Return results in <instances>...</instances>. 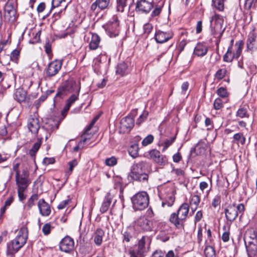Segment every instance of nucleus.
Returning <instances> with one entry per match:
<instances>
[{
    "instance_id": "nucleus-1",
    "label": "nucleus",
    "mask_w": 257,
    "mask_h": 257,
    "mask_svg": "<svg viewBox=\"0 0 257 257\" xmlns=\"http://www.w3.org/2000/svg\"><path fill=\"white\" fill-rule=\"evenodd\" d=\"M28 229L25 227L21 228L16 238L7 243V255L14 257L15 254L26 243L28 239Z\"/></svg>"
},
{
    "instance_id": "nucleus-2",
    "label": "nucleus",
    "mask_w": 257,
    "mask_h": 257,
    "mask_svg": "<svg viewBox=\"0 0 257 257\" xmlns=\"http://www.w3.org/2000/svg\"><path fill=\"white\" fill-rule=\"evenodd\" d=\"M189 211V206L184 203L179 207L177 212H174L170 215L169 220L177 228H180L184 225Z\"/></svg>"
},
{
    "instance_id": "nucleus-3",
    "label": "nucleus",
    "mask_w": 257,
    "mask_h": 257,
    "mask_svg": "<svg viewBox=\"0 0 257 257\" xmlns=\"http://www.w3.org/2000/svg\"><path fill=\"white\" fill-rule=\"evenodd\" d=\"M133 208L135 210H143L149 204V196L146 191H141L134 195L131 198Z\"/></svg>"
},
{
    "instance_id": "nucleus-4",
    "label": "nucleus",
    "mask_w": 257,
    "mask_h": 257,
    "mask_svg": "<svg viewBox=\"0 0 257 257\" xmlns=\"http://www.w3.org/2000/svg\"><path fill=\"white\" fill-rule=\"evenodd\" d=\"M223 18L218 14H214L210 21L211 34L216 38L220 39L225 30L223 28Z\"/></svg>"
},
{
    "instance_id": "nucleus-5",
    "label": "nucleus",
    "mask_w": 257,
    "mask_h": 257,
    "mask_svg": "<svg viewBox=\"0 0 257 257\" xmlns=\"http://www.w3.org/2000/svg\"><path fill=\"white\" fill-rule=\"evenodd\" d=\"M244 42L242 40H239L235 44V52H233L232 49L228 47L227 52L224 55L223 59L224 62H231L234 59H237L242 52Z\"/></svg>"
},
{
    "instance_id": "nucleus-6",
    "label": "nucleus",
    "mask_w": 257,
    "mask_h": 257,
    "mask_svg": "<svg viewBox=\"0 0 257 257\" xmlns=\"http://www.w3.org/2000/svg\"><path fill=\"white\" fill-rule=\"evenodd\" d=\"M244 210V206L242 203L229 205L225 209V217L228 221H232L238 215H242Z\"/></svg>"
},
{
    "instance_id": "nucleus-7",
    "label": "nucleus",
    "mask_w": 257,
    "mask_h": 257,
    "mask_svg": "<svg viewBox=\"0 0 257 257\" xmlns=\"http://www.w3.org/2000/svg\"><path fill=\"white\" fill-rule=\"evenodd\" d=\"M80 87L75 81L71 80L67 81L58 89L57 95H67L68 93L74 92L79 94Z\"/></svg>"
},
{
    "instance_id": "nucleus-8",
    "label": "nucleus",
    "mask_w": 257,
    "mask_h": 257,
    "mask_svg": "<svg viewBox=\"0 0 257 257\" xmlns=\"http://www.w3.org/2000/svg\"><path fill=\"white\" fill-rule=\"evenodd\" d=\"M16 182L18 188L27 189L30 183L29 180V172L27 168H23L22 173L16 175Z\"/></svg>"
},
{
    "instance_id": "nucleus-9",
    "label": "nucleus",
    "mask_w": 257,
    "mask_h": 257,
    "mask_svg": "<svg viewBox=\"0 0 257 257\" xmlns=\"http://www.w3.org/2000/svg\"><path fill=\"white\" fill-rule=\"evenodd\" d=\"M173 35L174 34L171 30L167 32L158 30L156 32L155 38L157 43H163L172 39Z\"/></svg>"
},
{
    "instance_id": "nucleus-10",
    "label": "nucleus",
    "mask_w": 257,
    "mask_h": 257,
    "mask_svg": "<svg viewBox=\"0 0 257 257\" xmlns=\"http://www.w3.org/2000/svg\"><path fill=\"white\" fill-rule=\"evenodd\" d=\"M74 242L72 238L66 236L62 239L60 242V249L65 252H69L72 250L74 247Z\"/></svg>"
},
{
    "instance_id": "nucleus-11",
    "label": "nucleus",
    "mask_w": 257,
    "mask_h": 257,
    "mask_svg": "<svg viewBox=\"0 0 257 257\" xmlns=\"http://www.w3.org/2000/svg\"><path fill=\"white\" fill-rule=\"evenodd\" d=\"M62 67V62L55 60L51 62L48 65L46 74L48 76L52 77L58 73Z\"/></svg>"
},
{
    "instance_id": "nucleus-12",
    "label": "nucleus",
    "mask_w": 257,
    "mask_h": 257,
    "mask_svg": "<svg viewBox=\"0 0 257 257\" xmlns=\"http://www.w3.org/2000/svg\"><path fill=\"white\" fill-rule=\"evenodd\" d=\"M149 164L145 162H141L134 164L132 168L130 176L140 175L141 173H146Z\"/></svg>"
},
{
    "instance_id": "nucleus-13",
    "label": "nucleus",
    "mask_w": 257,
    "mask_h": 257,
    "mask_svg": "<svg viewBox=\"0 0 257 257\" xmlns=\"http://www.w3.org/2000/svg\"><path fill=\"white\" fill-rule=\"evenodd\" d=\"M153 7L152 2L147 0H138L136 9L145 13H148Z\"/></svg>"
},
{
    "instance_id": "nucleus-14",
    "label": "nucleus",
    "mask_w": 257,
    "mask_h": 257,
    "mask_svg": "<svg viewBox=\"0 0 257 257\" xmlns=\"http://www.w3.org/2000/svg\"><path fill=\"white\" fill-rule=\"evenodd\" d=\"M137 226L146 231H150L152 228V223L144 216H141L135 222Z\"/></svg>"
},
{
    "instance_id": "nucleus-15",
    "label": "nucleus",
    "mask_w": 257,
    "mask_h": 257,
    "mask_svg": "<svg viewBox=\"0 0 257 257\" xmlns=\"http://www.w3.org/2000/svg\"><path fill=\"white\" fill-rule=\"evenodd\" d=\"M150 243V238L148 236H144L139 240L138 248L136 250L144 254L148 251Z\"/></svg>"
},
{
    "instance_id": "nucleus-16",
    "label": "nucleus",
    "mask_w": 257,
    "mask_h": 257,
    "mask_svg": "<svg viewBox=\"0 0 257 257\" xmlns=\"http://www.w3.org/2000/svg\"><path fill=\"white\" fill-rule=\"evenodd\" d=\"M27 126L32 134H37L40 127L38 118L33 116L30 117L28 120Z\"/></svg>"
},
{
    "instance_id": "nucleus-17",
    "label": "nucleus",
    "mask_w": 257,
    "mask_h": 257,
    "mask_svg": "<svg viewBox=\"0 0 257 257\" xmlns=\"http://www.w3.org/2000/svg\"><path fill=\"white\" fill-rule=\"evenodd\" d=\"M38 207L40 214L43 216H48L51 213V210L49 204L44 199H41L38 202Z\"/></svg>"
},
{
    "instance_id": "nucleus-18",
    "label": "nucleus",
    "mask_w": 257,
    "mask_h": 257,
    "mask_svg": "<svg viewBox=\"0 0 257 257\" xmlns=\"http://www.w3.org/2000/svg\"><path fill=\"white\" fill-rule=\"evenodd\" d=\"M120 128L124 132H129L134 125V119L130 116L123 118L120 121Z\"/></svg>"
},
{
    "instance_id": "nucleus-19",
    "label": "nucleus",
    "mask_w": 257,
    "mask_h": 257,
    "mask_svg": "<svg viewBox=\"0 0 257 257\" xmlns=\"http://www.w3.org/2000/svg\"><path fill=\"white\" fill-rule=\"evenodd\" d=\"M245 243L248 257H257V240H253L252 242L247 240Z\"/></svg>"
},
{
    "instance_id": "nucleus-20",
    "label": "nucleus",
    "mask_w": 257,
    "mask_h": 257,
    "mask_svg": "<svg viewBox=\"0 0 257 257\" xmlns=\"http://www.w3.org/2000/svg\"><path fill=\"white\" fill-rule=\"evenodd\" d=\"M109 4V0H96L91 6L92 11L98 12L99 10H103L107 8Z\"/></svg>"
},
{
    "instance_id": "nucleus-21",
    "label": "nucleus",
    "mask_w": 257,
    "mask_h": 257,
    "mask_svg": "<svg viewBox=\"0 0 257 257\" xmlns=\"http://www.w3.org/2000/svg\"><path fill=\"white\" fill-rule=\"evenodd\" d=\"M106 32L110 38L115 37L119 34V24L117 21L108 24Z\"/></svg>"
},
{
    "instance_id": "nucleus-22",
    "label": "nucleus",
    "mask_w": 257,
    "mask_h": 257,
    "mask_svg": "<svg viewBox=\"0 0 257 257\" xmlns=\"http://www.w3.org/2000/svg\"><path fill=\"white\" fill-rule=\"evenodd\" d=\"M151 159L160 165H163L166 162L165 158L161 155L160 152L156 150H151L149 152Z\"/></svg>"
},
{
    "instance_id": "nucleus-23",
    "label": "nucleus",
    "mask_w": 257,
    "mask_h": 257,
    "mask_svg": "<svg viewBox=\"0 0 257 257\" xmlns=\"http://www.w3.org/2000/svg\"><path fill=\"white\" fill-rule=\"evenodd\" d=\"M5 17H8L9 20H15L16 19V11L12 4L7 3L5 7Z\"/></svg>"
},
{
    "instance_id": "nucleus-24",
    "label": "nucleus",
    "mask_w": 257,
    "mask_h": 257,
    "mask_svg": "<svg viewBox=\"0 0 257 257\" xmlns=\"http://www.w3.org/2000/svg\"><path fill=\"white\" fill-rule=\"evenodd\" d=\"M207 51V47L205 44L199 43L194 48V54L198 57H202L206 54Z\"/></svg>"
},
{
    "instance_id": "nucleus-25",
    "label": "nucleus",
    "mask_w": 257,
    "mask_h": 257,
    "mask_svg": "<svg viewBox=\"0 0 257 257\" xmlns=\"http://www.w3.org/2000/svg\"><path fill=\"white\" fill-rule=\"evenodd\" d=\"M104 236V231L101 228H97L94 232L93 238L95 244L97 246H100L102 242L103 237Z\"/></svg>"
},
{
    "instance_id": "nucleus-26",
    "label": "nucleus",
    "mask_w": 257,
    "mask_h": 257,
    "mask_svg": "<svg viewBox=\"0 0 257 257\" xmlns=\"http://www.w3.org/2000/svg\"><path fill=\"white\" fill-rule=\"evenodd\" d=\"M112 198V197L110 193H107L106 194L100 208V211L102 213H103L108 210L111 203Z\"/></svg>"
},
{
    "instance_id": "nucleus-27",
    "label": "nucleus",
    "mask_w": 257,
    "mask_h": 257,
    "mask_svg": "<svg viewBox=\"0 0 257 257\" xmlns=\"http://www.w3.org/2000/svg\"><path fill=\"white\" fill-rule=\"evenodd\" d=\"M79 94L74 93L72 94L66 101V104L62 112V115L65 116L64 113H66L69 109L71 105L78 99Z\"/></svg>"
},
{
    "instance_id": "nucleus-28",
    "label": "nucleus",
    "mask_w": 257,
    "mask_h": 257,
    "mask_svg": "<svg viewBox=\"0 0 257 257\" xmlns=\"http://www.w3.org/2000/svg\"><path fill=\"white\" fill-rule=\"evenodd\" d=\"M92 140L93 135L89 134V131H87L86 128L84 133L81 136V139L80 141L82 142V143L84 146L85 145L89 146L91 145V143L93 141Z\"/></svg>"
},
{
    "instance_id": "nucleus-29",
    "label": "nucleus",
    "mask_w": 257,
    "mask_h": 257,
    "mask_svg": "<svg viewBox=\"0 0 257 257\" xmlns=\"http://www.w3.org/2000/svg\"><path fill=\"white\" fill-rule=\"evenodd\" d=\"M26 92L23 89H18L16 90L14 98L18 102L21 103L25 101L26 98Z\"/></svg>"
},
{
    "instance_id": "nucleus-30",
    "label": "nucleus",
    "mask_w": 257,
    "mask_h": 257,
    "mask_svg": "<svg viewBox=\"0 0 257 257\" xmlns=\"http://www.w3.org/2000/svg\"><path fill=\"white\" fill-rule=\"evenodd\" d=\"M100 41L99 36L96 34L92 35L91 40L89 43V48L91 50H96L98 48Z\"/></svg>"
},
{
    "instance_id": "nucleus-31",
    "label": "nucleus",
    "mask_w": 257,
    "mask_h": 257,
    "mask_svg": "<svg viewBox=\"0 0 257 257\" xmlns=\"http://www.w3.org/2000/svg\"><path fill=\"white\" fill-rule=\"evenodd\" d=\"M128 73V66L124 62L120 63L116 67V73L122 76Z\"/></svg>"
},
{
    "instance_id": "nucleus-32",
    "label": "nucleus",
    "mask_w": 257,
    "mask_h": 257,
    "mask_svg": "<svg viewBox=\"0 0 257 257\" xmlns=\"http://www.w3.org/2000/svg\"><path fill=\"white\" fill-rule=\"evenodd\" d=\"M246 139L242 133H236L233 137L232 143L237 145H244L245 143Z\"/></svg>"
},
{
    "instance_id": "nucleus-33",
    "label": "nucleus",
    "mask_w": 257,
    "mask_h": 257,
    "mask_svg": "<svg viewBox=\"0 0 257 257\" xmlns=\"http://www.w3.org/2000/svg\"><path fill=\"white\" fill-rule=\"evenodd\" d=\"M134 228L132 227H129L126 228L122 233L123 241L129 242L131 239L133 238L134 233Z\"/></svg>"
},
{
    "instance_id": "nucleus-34",
    "label": "nucleus",
    "mask_w": 257,
    "mask_h": 257,
    "mask_svg": "<svg viewBox=\"0 0 257 257\" xmlns=\"http://www.w3.org/2000/svg\"><path fill=\"white\" fill-rule=\"evenodd\" d=\"M42 138H38L37 142L34 144L32 149L29 151V154L32 157H34L39 150L42 144Z\"/></svg>"
},
{
    "instance_id": "nucleus-35",
    "label": "nucleus",
    "mask_w": 257,
    "mask_h": 257,
    "mask_svg": "<svg viewBox=\"0 0 257 257\" xmlns=\"http://www.w3.org/2000/svg\"><path fill=\"white\" fill-rule=\"evenodd\" d=\"M139 148L137 144H134L128 148V152L129 154L133 158H136L139 156Z\"/></svg>"
},
{
    "instance_id": "nucleus-36",
    "label": "nucleus",
    "mask_w": 257,
    "mask_h": 257,
    "mask_svg": "<svg viewBox=\"0 0 257 257\" xmlns=\"http://www.w3.org/2000/svg\"><path fill=\"white\" fill-rule=\"evenodd\" d=\"M244 242L245 243H247V240H249L252 242L253 240H257L256 239V235L254 230H248L246 232L244 235Z\"/></svg>"
},
{
    "instance_id": "nucleus-37",
    "label": "nucleus",
    "mask_w": 257,
    "mask_h": 257,
    "mask_svg": "<svg viewBox=\"0 0 257 257\" xmlns=\"http://www.w3.org/2000/svg\"><path fill=\"white\" fill-rule=\"evenodd\" d=\"M175 197L174 194H171L167 196L166 201L163 202L162 205L163 207H165V205H167L168 207H171L175 201Z\"/></svg>"
},
{
    "instance_id": "nucleus-38",
    "label": "nucleus",
    "mask_w": 257,
    "mask_h": 257,
    "mask_svg": "<svg viewBox=\"0 0 257 257\" xmlns=\"http://www.w3.org/2000/svg\"><path fill=\"white\" fill-rule=\"evenodd\" d=\"M204 254L206 257H215V251L211 245L206 246L204 249Z\"/></svg>"
},
{
    "instance_id": "nucleus-39",
    "label": "nucleus",
    "mask_w": 257,
    "mask_h": 257,
    "mask_svg": "<svg viewBox=\"0 0 257 257\" xmlns=\"http://www.w3.org/2000/svg\"><path fill=\"white\" fill-rule=\"evenodd\" d=\"M255 42V37L253 35L248 38L246 41V47L248 50L251 51L253 49Z\"/></svg>"
},
{
    "instance_id": "nucleus-40",
    "label": "nucleus",
    "mask_w": 257,
    "mask_h": 257,
    "mask_svg": "<svg viewBox=\"0 0 257 257\" xmlns=\"http://www.w3.org/2000/svg\"><path fill=\"white\" fill-rule=\"evenodd\" d=\"M134 180L139 181L140 182H145L147 181L148 175L146 173H141L140 175H134L131 176Z\"/></svg>"
},
{
    "instance_id": "nucleus-41",
    "label": "nucleus",
    "mask_w": 257,
    "mask_h": 257,
    "mask_svg": "<svg viewBox=\"0 0 257 257\" xmlns=\"http://www.w3.org/2000/svg\"><path fill=\"white\" fill-rule=\"evenodd\" d=\"M225 0H212L214 7L220 11L224 9V2Z\"/></svg>"
},
{
    "instance_id": "nucleus-42",
    "label": "nucleus",
    "mask_w": 257,
    "mask_h": 257,
    "mask_svg": "<svg viewBox=\"0 0 257 257\" xmlns=\"http://www.w3.org/2000/svg\"><path fill=\"white\" fill-rule=\"evenodd\" d=\"M257 3V0H245L244 7L247 10L255 9Z\"/></svg>"
},
{
    "instance_id": "nucleus-43",
    "label": "nucleus",
    "mask_w": 257,
    "mask_h": 257,
    "mask_svg": "<svg viewBox=\"0 0 257 257\" xmlns=\"http://www.w3.org/2000/svg\"><path fill=\"white\" fill-rule=\"evenodd\" d=\"M117 159L115 157H111L105 160V164L106 166L112 167L116 165Z\"/></svg>"
},
{
    "instance_id": "nucleus-44",
    "label": "nucleus",
    "mask_w": 257,
    "mask_h": 257,
    "mask_svg": "<svg viewBox=\"0 0 257 257\" xmlns=\"http://www.w3.org/2000/svg\"><path fill=\"white\" fill-rule=\"evenodd\" d=\"M200 202V197L198 195H192L190 201L191 206H198Z\"/></svg>"
},
{
    "instance_id": "nucleus-45",
    "label": "nucleus",
    "mask_w": 257,
    "mask_h": 257,
    "mask_svg": "<svg viewBox=\"0 0 257 257\" xmlns=\"http://www.w3.org/2000/svg\"><path fill=\"white\" fill-rule=\"evenodd\" d=\"M38 199V196L37 194H33L29 199L27 202V206L29 208H31L35 204V202Z\"/></svg>"
},
{
    "instance_id": "nucleus-46",
    "label": "nucleus",
    "mask_w": 257,
    "mask_h": 257,
    "mask_svg": "<svg viewBox=\"0 0 257 257\" xmlns=\"http://www.w3.org/2000/svg\"><path fill=\"white\" fill-rule=\"evenodd\" d=\"M226 72L227 71L225 69H219L215 74V78L218 80L223 79L224 77Z\"/></svg>"
},
{
    "instance_id": "nucleus-47",
    "label": "nucleus",
    "mask_w": 257,
    "mask_h": 257,
    "mask_svg": "<svg viewBox=\"0 0 257 257\" xmlns=\"http://www.w3.org/2000/svg\"><path fill=\"white\" fill-rule=\"evenodd\" d=\"M236 116L240 118L248 117L246 109L243 107L239 108L236 112Z\"/></svg>"
},
{
    "instance_id": "nucleus-48",
    "label": "nucleus",
    "mask_w": 257,
    "mask_h": 257,
    "mask_svg": "<svg viewBox=\"0 0 257 257\" xmlns=\"http://www.w3.org/2000/svg\"><path fill=\"white\" fill-rule=\"evenodd\" d=\"M171 172L173 174H175L178 179L183 177L185 175L184 171L181 169H173Z\"/></svg>"
},
{
    "instance_id": "nucleus-49",
    "label": "nucleus",
    "mask_w": 257,
    "mask_h": 257,
    "mask_svg": "<svg viewBox=\"0 0 257 257\" xmlns=\"http://www.w3.org/2000/svg\"><path fill=\"white\" fill-rule=\"evenodd\" d=\"M153 140L154 137L151 135H149L143 140L142 144L143 146H147V145L151 144Z\"/></svg>"
},
{
    "instance_id": "nucleus-50",
    "label": "nucleus",
    "mask_w": 257,
    "mask_h": 257,
    "mask_svg": "<svg viewBox=\"0 0 257 257\" xmlns=\"http://www.w3.org/2000/svg\"><path fill=\"white\" fill-rule=\"evenodd\" d=\"M149 112L147 111H144L143 113L140 116L139 118L137 120V124L140 125L142 122H143L148 117Z\"/></svg>"
},
{
    "instance_id": "nucleus-51",
    "label": "nucleus",
    "mask_w": 257,
    "mask_h": 257,
    "mask_svg": "<svg viewBox=\"0 0 257 257\" xmlns=\"http://www.w3.org/2000/svg\"><path fill=\"white\" fill-rule=\"evenodd\" d=\"M127 0H117V9L118 11L122 12L124 7L126 6Z\"/></svg>"
},
{
    "instance_id": "nucleus-52",
    "label": "nucleus",
    "mask_w": 257,
    "mask_h": 257,
    "mask_svg": "<svg viewBox=\"0 0 257 257\" xmlns=\"http://www.w3.org/2000/svg\"><path fill=\"white\" fill-rule=\"evenodd\" d=\"M129 254L130 255V257H143L144 254L141 253V252L135 250V249H131L129 250Z\"/></svg>"
},
{
    "instance_id": "nucleus-53",
    "label": "nucleus",
    "mask_w": 257,
    "mask_h": 257,
    "mask_svg": "<svg viewBox=\"0 0 257 257\" xmlns=\"http://www.w3.org/2000/svg\"><path fill=\"white\" fill-rule=\"evenodd\" d=\"M217 94L222 98H225L227 96L228 94L225 88L223 87H220L217 90Z\"/></svg>"
},
{
    "instance_id": "nucleus-54",
    "label": "nucleus",
    "mask_w": 257,
    "mask_h": 257,
    "mask_svg": "<svg viewBox=\"0 0 257 257\" xmlns=\"http://www.w3.org/2000/svg\"><path fill=\"white\" fill-rule=\"evenodd\" d=\"M176 137H173L170 139H168L165 141L164 144V148L163 149V151H164L166 150L170 146H171L173 143L174 142Z\"/></svg>"
},
{
    "instance_id": "nucleus-55",
    "label": "nucleus",
    "mask_w": 257,
    "mask_h": 257,
    "mask_svg": "<svg viewBox=\"0 0 257 257\" xmlns=\"http://www.w3.org/2000/svg\"><path fill=\"white\" fill-rule=\"evenodd\" d=\"M213 105L214 108L215 109H220L223 106L222 101L221 99L219 98H216L214 102Z\"/></svg>"
},
{
    "instance_id": "nucleus-56",
    "label": "nucleus",
    "mask_w": 257,
    "mask_h": 257,
    "mask_svg": "<svg viewBox=\"0 0 257 257\" xmlns=\"http://www.w3.org/2000/svg\"><path fill=\"white\" fill-rule=\"evenodd\" d=\"M153 25L150 23H146L144 25V32L145 34L149 35L153 29Z\"/></svg>"
},
{
    "instance_id": "nucleus-57",
    "label": "nucleus",
    "mask_w": 257,
    "mask_h": 257,
    "mask_svg": "<svg viewBox=\"0 0 257 257\" xmlns=\"http://www.w3.org/2000/svg\"><path fill=\"white\" fill-rule=\"evenodd\" d=\"M51 228V224L50 223H46L42 227V231L45 235H48L50 233Z\"/></svg>"
},
{
    "instance_id": "nucleus-58",
    "label": "nucleus",
    "mask_w": 257,
    "mask_h": 257,
    "mask_svg": "<svg viewBox=\"0 0 257 257\" xmlns=\"http://www.w3.org/2000/svg\"><path fill=\"white\" fill-rule=\"evenodd\" d=\"M20 55L19 50L15 49L11 54V59L13 61H16Z\"/></svg>"
},
{
    "instance_id": "nucleus-59",
    "label": "nucleus",
    "mask_w": 257,
    "mask_h": 257,
    "mask_svg": "<svg viewBox=\"0 0 257 257\" xmlns=\"http://www.w3.org/2000/svg\"><path fill=\"white\" fill-rule=\"evenodd\" d=\"M26 189H25V188H23L22 189H20V188H18V196H19V200L21 201H23L26 198V196L24 193V192Z\"/></svg>"
},
{
    "instance_id": "nucleus-60",
    "label": "nucleus",
    "mask_w": 257,
    "mask_h": 257,
    "mask_svg": "<svg viewBox=\"0 0 257 257\" xmlns=\"http://www.w3.org/2000/svg\"><path fill=\"white\" fill-rule=\"evenodd\" d=\"M223 229L225 231L223 232L222 235V239L224 242H227L229 239V232L226 230L225 226H224Z\"/></svg>"
},
{
    "instance_id": "nucleus-61",
    "label": "nucleus",
    "mask_w": 257,
    "mask_h": 257,
    "mask_svg": "<svg viewBox=\"0 0 257 257\" xmlns=\"http://www.w3.org/2000/svg\"><path fill=\"white\" fill-rule=\"evenodd\" d=\"M162 11V8L160 6H157L153 10L151 14V16L153 17L158 16L160 15Z\"/></svg>"
},
{
    "instance_id": "nucleus-62",
    "label": "nucleus",
    "mask_w": 257,
    "mask_h": 257,
    "mask_svg": "<svg viewBox=\"0 0 257 257\" xmlns=\"http://www.w3.org/2000/svg\"><path fill=\"white\" fill-rule=\"evenodd\" d=\"M205 124L207 126L208 130H211L213 128V124L212 121L208 117H207L205 120Z\"/></svg>"
},
{
    "instance_id": "nucleus-63",
    "label": "nucleus",
    "mask_w": 257,
    "mask_h": 257,
    "mask_svg": "<svg viewBox=\"0 0 257 257\" xmlns=\"http://www.w3.org/2000/svg\"><path fill=\"white\" fill-rule=\"evenodd\" d=\"M55 162V159L53 158H45L43 161V164L46 166L52 164Z\"/></svg>"
},
{
    "instance_id": "nucleus-64",
    "label": "nucleus",
    "mask_w": 257,
    "mask_h": 257,
    "mask_svg": "<svg viewBox=\"0 0 257 257\" xmlns=\"http://www.w3.org/2000/svg\"><path fill=\"white\" fill-rule=\"evenodd\" d=\"M78 164V162L76 159L72 160V161L69 162L68 165L69 166V171L71 173L73 170V168L76 166Z\"/></svg>"
}]
</instances>
